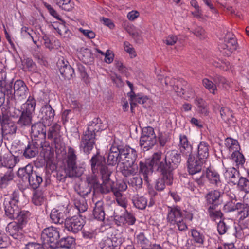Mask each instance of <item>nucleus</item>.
<instances>
[{"instance_id": "nucleus-1", "label": "nucleus", "mask_w": 249, "mask_h": 249, "mask_svg": "<svg viewBox=\"0 0 249 249\" xmlns=\"http://www.w3.org/2000/svg\"><path fill=\"white\" fill-rule=\"evenodd\" d=\"M180 161V156L176 150L168 151L163 159L160 154L155 153L151 159L140 162V171H172Z\"/></svg>"}, {"instance_id": "nucleus-2", "label": "nucleus", "mask_w": 249, "mask_h": 249, "mask_svg": "<svg viewBox=\"0 0 249 249\" xmlns=\"http://www.w3.org/2000/svg\"><path fill=\"white\" fill-rule=\"evenodd\" d=\"M137 158L135 150L129 146H121L114 142L110 148L107 162L109 165H115L118 162L124 165V171H132L131 168Z\"/></svg>"}, {"instance_id": "nucleus-3", "label": "nucleus", "mask_w": 249, "mask_h": 249, "mask_svg": "<svg viewBox=\"0 0 249 249\" xmlns=\"http://www.w3.org/2000/svg\"><path fill=\"white\" fill-rule=\"evenodd\" d=\"M107 127L99 118H94L89 123L87 130L82 137L80 148L84 153L89 154L93 149L95 143V137L100 131L105 130Z\"/></svg>"}, {"instance_id": "nucleus-4", "label": "nucleus", "mask_w": 249, "mask_h": 249, "mask_svg": "<svg viewBox=\"0 0 249 249\" xmlns=\"http://www.w3.org/2000/svg\"><path fill=\"white\" fill-rule=\"evenodd\" d=\"M225 146L231 155L233 166L229 167V170L232 169L236 171L242 170L244 169L245 158L243 155L239 152L240 146L237 140L231 138H228L225 140Z\"/></svg>"}, {"instance_id": "nucleus-5", "label": "nucleus", "mask_w": 249, "mask_h": 249, "mask_svg": "<svg viewBox=\"0 0 249 249\" xmlns=\"http://www.w3.org/2000/svg\"><path fill=\"white\" fill-rule=\"evenodd\" d=\"M100 174L102 177V182L100 187L101 192L103 194H107L111 191L115 196H122V192L125 191L127 188L126 183L124 181L117 183L114 185V182L111 179V172H97Z\"/></svg>"}, {"instance_id": "nucleus-6", "label": "nucleus", "mask_w": 249, "mask_h": 249, "mask_svg": "<svg viewBox=\"0 0 249 249\" xmlns=\"http://www.w3.org/2000/svg\"><path fill=\"white\" fill-rule=\"evenodd\" d=\"M209 145L205 142H201L197 146V158L198 160L190 156L188 160V168L191 171H201V166L209 157Z\"/></svg>"}, {"instance_id": "nucleus-7", "label": "nucleus", "mask_w": 249, "mask_h": 249, "mask_svg": "<svg viewBox=\"0 0 249 249\" xmlns=\"http://www.w3.org/2000/svg\"><path fill=\"white\" fill-rule=\"evenodd\" d=\"M69 199L65 196H60L57 199V206L51 212L50 217L52 222L61 224L65 222L66 216L69 213Z\"/></svg>"}, {"instance_id": "nucleus-8", "label": "nucleus", "mask_w": 249, "mask_h": 249, "mask_svg": "<svg viewBox=\"0 0 249 249\" xmlns=\"http://www.w3.org/2000/svg\"><path fill=\"white\" fill-rule=\"evenodd\" d=\"M166 219L171 225H177L180 231L187 229V226L184 221L183 212L178 206H168Z\"/></svg>"}, {"instance_id": "nucleus-9", "label": "nucleus", "mask_w": 249, "mask_h": 249, "mask_svg": "<svg viewBox=\"0 0 249 249\" xmlns=\"http://www.w3.org/2000/svg\"><path fill=\"white\" fill-rule=\"evenodd\" d=\"M60 238L59 231L58 228L50 226L42 231L41 240L46 249H57L56 243Z\"/></svg>"}, {"instance_id": "nucleus-10", "label": "nucleus", "mask_w": 249, "mask_h": 249, "mask_svg": "<svg viewBox=\"0 0 249 249\" xmlns=\"http://www.w3.org/2000/svg\"><path fill=\"white\" fill-rule=\"evenodd\" d=\"M36 101L33 97L29 96L27 101L21 106L22 110L18 123L21 126L30 125L32 122V114L35 111Z\"/></svg>"}, {"instance_id": "nucleus-11", "label": "nucleus", "mask_w": 249, "mask_h": 249, "mask_svg": "<svg viewBox=\"0 0 249 249\" xmlns=\"http://www.w3.org/2000/svg\"><path fill=\"white\" fill-rule=\"evenodd\" d=\"M156 142V136L152 127H144L142 132L140 144L144 150L151 148Z\"/></svg>"}, {"instance_id": "nucleus-12", "label": "nucleus", "mask_w": 249, "mask_h": 249, "mask_svg": "<svg viewBox=\"0 0 249 249\" xmlns=\"http://www.w3.org/2000/svg\"><path fill=\"white\" fill-rule=\"evenodd\" d=\"M237 47V42L235 36L231 32L226 35L222 43L219 45V49L226 55H230Z\"/></svg>"}, {"instance_id": "nucleus-13", "label": "nucleus", "mask_w": 249, "mask_h": 249, "mask_svg": "<svg viewBox=\"0 0 249 249\" xmlns=\"http://www.w3.org/2000/svg\"><path fill=\"white\" fill-rule=\"evenodd\" d=\"M215 84L208 78L203 79L202 84L204 87L213 94H216L217 92V87L221 86L223 89H227L229 83L227 80L223 77L217 76L214 80Z\"/></svg>"}, {"instance_id": "nucleus-14", "label": "nucleus", "mask_w": 249, "mask_h": 249, "mask_svg": "<svg viewBox=\"0 0 249 249\" xmlns=\"http://www.w3.org/2000/svg\"><path fill=\"white\" fill-rule=\"evenodd\" d=\"M85 224V221L80 216H73L66 218L65 221V227L69 231L73 233L80 231Z\"/></svg>"}, {"instance_id": "nucleus-15", "label": "nucleus", "mask_w": 249, "mask_h": 249, "mask_svg": "<svg viewBox=\"0 0 249 249\" xmlns=\"http://www.w3.org/2000/svg\"><path fill=\"white\" fill-rule=\"evenodd\" d=\"M121 239L113 233V230L107 231V236L102 240L100 243L102 249H113L121 243Z\"/></svg>"}, {"instance_id": "nucleus-16", "label": "nucleus", "mask_w": 249, "mask_h": 249, "mask_svg": "<svg viewBox=\"0 0 249 249\" xmlns=\"http://www.w3.org/2000/svg\"><path fill=\"white\" fill-rule=\"evenodd\" d=\"M23 227L16 221L9 223L6 228V231L14 238L20 241H23L24 237L22 233Z\"/></svg>"}, {"instance_id": "nucleus-17", "label": "nucleus", "mask_w": 249, "mask_h": 249, "mask_svg": "<svg viewBox=\"0 0 249 249\" xmlns=\"http://www.w3.org/2000/svg\"><path fill=\"white\" fill-rule=\"evenodd\" d=\"M136 220L134 214L125 209L121 215L114 216L115 223L117 226L133 225L135 224Z\"/></svg>"}, {"instance_id": "nucleus-18", "label": "nucleus", "mask_w": 249, "mask_h": 249, "mask_svg": "<svg viewBox=\"0 0 249 249\" xmlns=\"http://www.w3.org/2000/svg\"><path fill=\"white\" fill-rule=\"evenodd\" d=\"M173 180L172 172H162L160 177L156 180L155 188L158 191H163L165 187V184L172 185Z\"/></svg>"}, {"instance_id": "nucleus-19", "label": "nucleus", "mask_w": 249, "mask_h": 249, "mask_svg": "<svg viewBox=\"0 0 249 249\" xmlns=\"http://www.w3.org/2000/svg\"><path fill=\"white\" fill-rule=\"evenodd\" d=\"M13 89L14 94L18 100L21 101L26 98L28 88L22 80H16L14 84Z\"/></svg>"}, {"instance_id": "nucleus-20", "label": "nucleus", "mask_w": 249, "mask_h": 249, "mask_svg": "<svg viewBox=\"0 0 249 249\" xmlns=\"http://www.w3.org/2000/svg\"><path fill=\"white\" fill-rule=\"evenodd\" d=\"M40 114L43 122L49 126L51 124L53 120L55 111L50 105L46 104L40 109Z\"/></svg>"}, {"instance_id": "nucleus-21", "label": "nucleus", "mask_w": 249, "mask_h": 249, "mask_svg": "<svg viewBox=\"0 0 249 249\" xmlns=\"http://www.w3.org/2000/svg\"><path fill=\"white\" fill-rule=\"evenodd\" d=\"M174 91L178 96L182 97L186 100L193 98L195 96V92L191 86L186 81H183L182 86L180 87H176Z\"/></svg>"}, {"instance_id": "nucleus-22", "label": "nucleus", "mask_w": 249, "mask_h": 249, "mask_svg": "<svg viewBox=\"0 0 249 249\" xmlns=\"http://www.w3.org/2000/svg\"><path fill=\"white\" fill-rule=\"evenodd\" d=\"M222 195V193L217 190L209 191L205 196V206L208 207L212 205L213 207L218 206L220 204V198Z\"/></svg>"}, {"instance_id": "nucleus-23", "label": "nucleus", "mask_w": 249, "mask_h": 249, "mask_svg": "<svg viewBox=\"0 0 249 249\" xmlns=\"http://www.w3.org/2000/svg\"><path fill=\"white\" fill-rule=\"evenodd\" d=\"M90 163L92 171H107L109 170L106 165L105 158L100 155L93 156L90 160Z\"/></svg>"}, {"instance_id": "nucleus-24", "label": "nucleus", "mask_w": 249, "mask_h": 249, "mask_svg": "<svg viewBox=\"0 0 249 249\" xmlns=\"http://www.w3.org/2000/svg\"><path fill=\"white\" fill-rule=\"evenodd\" d=\"M3 135L13 134L16 133L17 126L14 122L7 116H3L0 122Z\"/></svg>"}, {"instance_id": "nucleus-25", "label": "nucleus", "mask_w": 249, "mask_h": 249, "mask_svg": "<svg viewBox=\"0 0 249 249\" xmlns=\"http://www.w3.org/2000/svg\"><path fill=\"white\" fill-rule=\"evenodd\" d=\"M3 206L6 215L10 219H14L20 210L14 203H11L10 199H4Z\"/></svg>"}, {"instance_id": "nucleus-26", "label": "nucleus", "mask_w": 249, "mask_h": 249, "mask_svg": "<svg viewBox=\"0 0 249 249\" xmlns=\"http://www.w3.org/2000/svg\"><path fill=\"white\" fill-rule=\"evenodd\" d=\"M57 66L61 74L65 78L69 79L72 77L74 73L73 69L68 64L67 61L64 60H59L57 63Z\"/></svg>"}, {"instance_id": "nucleus-27", "label": "nucleus", "mask_w": 249, "mask_h": 249, "mask_svg": "<svg viewBox=\"0 0 249 249\" xmlns=\"http://www.w3.org/2000/svg\"><path fill=\"white\" fill-rule=\"evenodd\" d=\"M25 180H28L31 187L36 190L39 187L42 182V178L36 174V172H30L29 174H25Z\"/></svg>"}, {"instance_id": "nucleus-28", "label": "nucleus", "mask_w": 249, "mask_h": 249, "mask_svg": "<svg viewBox=\"0 0 249 249\" xmlns=\"http://www.w3.org/2000/svg\"><path fill=\"white\" fill-rule=\"evenodd\" d=\"M93 215L95 219L103 221L105 219V212L104 202L98 201L95 204L93 211Z\"/></svg>"}, {"instance_id": "nucleus-29", "label": "nucleus", "mask_w": 249, "mask_h": 249, "mask_svg": "<svg viewBox=\"0 0 249 249\" xmlns=\"http://www.w3.org/2000/svg\"><path fill=\"white\" fill-rule=\"evenodd\" d=\"M130 100V106L131 111H133V108L136 107L137 103L143 104L146 103L149 99L146 96L142 95H135L133 91L127 94Z\"/></svg>"}, {"instance_id": "nucleus-30", "label": "nucleus", "mask_w": 249, "mask_h": 249, "mask_svg": "<svg viewBox=\"0 0 249 249\" xmlns=\"http://www.w3.org/2000/svg\"><path fill=\"white\" fill-rule=\"evenodd\" d=\"M47 125L43 122H38L35 124L31 127V134L36 137L41 136L43 137L46 136L45 126Z\"/></svg>"}, {"instance_id": "nucleus-31", "label": "nucleus", "mask_w": 249, "mask_h": 249, "mask_svg": "<svg viewBox=\"0 0 249 249\" xmlns=\"http://www.w3.org/2000/svg\"><path fill=\"white\" fill-rule=\"evenodd\" d=\"M191 236L192 237V241L199 246L204 244L205 236L203 232L196 229H192L190 231Z\"/></svg>"}, {"instance_id": "nucleus-32", "label": "nucleus", "mask_w": 249, "mask_h": 249, "mask_svg": "<svg viewBox=\"0 0 249 249\" xmlns=\"http://www.w3.org/2000/svg\"><path fill=\"white\" fill-rule=\"evenodd\" d=\"M76 156L72 148L69 147L68 151L67 167L68 171H73L76 168Z\"/></svg>"}, {"instance_id": "nucleus-33", "label": "nucleus", "mask_w": 249, "mask_h": 249, "mask_svg": "<svg viewBox=\"0 0 249 249\" xmlns=\"http://www.w3.org/2000/svg\"><path fill=\"white\" fill-rule=\"evenodd\" d=\"M133 206L140 210H144L147 206V199L138 195L133 196L131 199Z\"/></svg>"}, {"instance_id": "nucleus-34", "label": "nucleus", "mask_w": 249, "mask_h": 249, "mask_svg": "<svg viewBox=\"0 0 249 249\" xmlns=\"http://www.w3.org/2000/svg\"><path fill=\"white\" fill-rule=\"evenodd\" d=\"M179 148L180 151L185 154H190L192 151V146L187 137L185 135H179Z\"/></svg>"}, {"instance_id": "nucleus-35", "label": "nucleus", "mask_w": 249, "mask_h": 249, "mask_svg": "<svg viewBox=\"0 0 249 249\" xmlns=\"http://www.w3.org/2000/svg\"><path fill=\"white\" fill-rule=\"evenodd\" d=\"M30 215V213L27 211L20 210L14 219L16 220L17 223L23 228L28 222Z\"/></svg>"}, {"instance_id": "nucleus-36", "label": "nucleus", "mask_w": 249, "mask_h": 249, "mask_svg": "<svg viewBox=\"0 0 249 249\" xmlns=\"http://www.w3.org/2000/svg\"><path fill=\"white\" fill-rule=\"evenodd\" d=\"M244 208V204L239 202L235 203L232 200H230L224 205L223 210L225 213H229Z\"/></svg>"}, {"instance_id": "nucleus-37", "label": "nucleus", "mask_w": 249, "mask_h": 249, "mask_svg": "<svg viewBox=\"0 0 249 249\" xmlns=\"http://www.w3.org/2000/svg\"><path fill=\"white\" fill-rule=\"evenodd\" d=\"M75 243V239L73 237L68 236L63 237L60 240H58L56 245L57 248H65L70 249L74 245Z\"/></svg>"}, {"instance_id": "nucleus-38", "label": "nucleus", "mask_w": 249, "mask_h": 249, "mask_svg": "<svg viewBox=\"0 0 249 249\" xmlns=\"http://www.w3.org/2000/svg\"><path fill=\"white\" fill-rule=\"evenodd\" d=\"M100 180L102 181L100 174L97 172H89L87 176L86 181L88 184L90 185L91 187L94 185L100 184Z\"/></svg>"}, {"instance_id": "nucleus-39", "label": "nucleus", "mask_w": 249, "mask_h": 249, "mask_svg": "<svg viewBox=\"0 0 249 249\" xmlns=\"http://www.w3.org/2000/svg\"><path fill=\"white\" fill-rule=\"evenodd\" d=\"M74 205L80 213H83L88 209V205L84 197H75L74 199Z\"/></svg>"}, {"instance_id": "nucleus-40", "label": "nucleus", "mask_w": 249, "mask_h": 249, "mask_svg": "<svg viewBox=\"0 0 249 249\" xmlns=\"http://www.w3.org/2000/svg\"><path fill=\"white\" fill-rule=\"evenodd\" d=\"M222 119L226 123L231 124L233 121V114L231 111L228 107H221L220 110Z\"/></svg>"}, {"instance_id": "nucleus-41", "label": "nucleus", "mask_w": 249, "mask_h": 249, "mask_svg": "<svg viewBox=\"0 0 249 249\" xmlns=\"http://www.w3.org/2000/svg\"><path fill=\"white\" fill-rule=\"evenodd\" d=\"M217 206L213 207V205L209 206L207 208L208 215L210 219L213 221L221 218L223 214L220 210H215Z\"/></svg>"}, {"instance_id": "nucleus-42", "label": "nucleus", "mask_w": 249, "mask_h": 249, "mask_svg": "<svg viewBox=\"0 0 249 249\" xmlns=\"http://www.w3.org/2000/svg\"><path fill=\"white\" fill-rule=\"evenodd\" d=\"M82 175V172H56L57 179L64 182L67 178L79 177Z\"/></svg>"}, {"instance_id": "nucleus-43", "label": "nucleus", "mask_w": 249, "mask_h": 249, "mask_svg": "<svg viewBox=\"0 0 249 249\" xmlns=\"http://www.w3.org/2000/svg\"><path fill=\"white\" fill-rule=\"evenodd\" d=\"M45 196L41 190H36L33 194V203L36 206L42 205L45 201Z\"/></svg>"}, {"instance_id": "nucleus-44", "label": "nucleus", "mask_w": 249, "mask_h": 249, "mask_svg": "<svg viewBox=\"0 0 249 249\" xmlns=\"http://www.w3.org/2000/svg\"><path fill=\"white\" fill-rule=\"evenodd\" d=\"M38 152L37 147L33 143L28 145L24 152V155L26 158H31L35 157Z\"/></svg>"}, {"instance_id": "nucleus-45", "label": "nucleus", "mask_w": 249, "mask_h": 249, "mask_svg": "<svg viewBox=\"0 0 249 249\" xmlns=\"http://www.w3.org/2000/svg\"><path fill=\"white\" fill-rule=\"evenodd\" d=\"M195 104L197 107L198 111L203 115H207L208 111L207 104L205 101L200 98H196L195 100Z\"/></svg>"}, {"instance_id": "nucleus-46", "label": "nucleus", "mask_w": 249, "mask_h": 249, "mask_svg": "<svg viewBox=\"0 0 249 249\" xmlns=\"http://www.w3.org/2000/svg\"><path fill=\"white\" fill-rule=\"evenodd\" d=\"M56 4L62 10L70 11L74 7V3L71 0H54Z\"/></svg>"}, {"instance_id": "nucleus-47", "label": "nucleus", "mask_w": 249, "mask_h": 249, "mask_svg": "<svg viewBox=\"0 0 249 249\" xmlns=\"http://www.w3.org/2000/svg\"><path fill=\"white\" fill-rule=\"evenodd\" d=\"M164 83L167 86L168 89H173L174 90V88L176 87H179V86L181 83L180 80L175 79L174 78H171L169 77H166L164 80Z\"/></svg>"}, {"instance_id": "nucleus-48", "label": "nucleus", "mask_w": 249, "mask_h": 249, "mask_svg": "<svg viewBox=\"0 0 249 249\" xmlns=\"http://www.w3.org/2000/svg\"><path fill=\"white\" fill-rule=\"evenodd\" d=\"M53 150L48 143H44L42 145L41 154L43 156L45 159H50L53 155Z\"/></svg>"}, {"instance_id": "nucleus-49", "label": "nucleus", "mask_w": 249, "mask_h": 249, "mask_svg": "<svg viewBox=\"0 0 249 249\" xmlns=\"http://www.w3.org/2000/svg\"><path fill=\"white\" fill-rule=\"evenodd\" d=\"M238 188L246 193L249 192V180L244 177H240L238 181Z\"/></svg>"}, {"instance_id": "nucleus-50", "label": "nucleus", "mask_w": 249, "mask_h": 249, "mask_svg": "<svg viewBox=\"0 0 249 249\" xmlns=\"http://www.w3.org/2000/svg\"><path fill=\"white\" fill-rule=\"evenodd\" d=\"M14 176L13 172H7L4 176L1 177L0 178V188L4 187L9 181L13 179Z\"/></svg>"}, {"instance_id": "nucleus-51", "label": "nucleus", "mask_w": 249, "mask_h": 249, "mask_svg": "<svg viewBox=\"0 0 249 249\" xmlns=\"http://www.w3.org/2000/svg\"><path fill=\"white\" fill-rule=\"evenodd\" d=\"M132 186L135 187L136 189L142 188V178L139 175L132 177L129 182Z\"/></svg>"}, {"instance_id": "nucleus-52", "label": "nucleus", "mask_w": 249, "mask_h": 249, "mask_svg": "<svg viewBox=\"0 0 249 249\" xmlns=\"http://www.w3.org/2000/svg\"><path fill=\"white\" fill-rule=\"evenodd\" d=\"M236 231L249 230V220H238V226L235 227Z\"/></svg>"}, {"instance_id": "nucleus-53", "label": "nucleus", "mask_w": 249, "mask_h": 249, "mask_svg": "<svg viewBox=\"0 0 249 249\" xmlns=\"http://www.w3.org/2000/svg\"><path fill=\"white\" fill-rule=\"evenodd\" d=\"M206 176L210 182L212 184H217L220 181L219 175L217 172H206Z\"/></svg>"}, {"instance_id": "nucleus-54", "label": "nucleus", "mask_w": 249, "mask_h": 249, "mask_svg": "<svg viewBox=\"0 0 249 249\" xmlns=\"http://www.w3.org/2000/svg\"><path fill=\"white\" fill-rule=\"evenodd\" d=\"M124 47L125 51L129 54L131 58L135 57L136 56L135 51L131 44L127 41L124 43Z\"/></svg>"}, {"instance_id": "nucleus-55", "label": "nucleus", "mask_w": 249, "mask_h": 249, "mask_svg": "<svg viewBox=\"0 0 249 249\" xmlns=\"http://www.w3.org/2000/svg\"><path fill=\"white\" fill-rule=\"evenodd\" d=\"M45 248V245H43L42 242V244L35 242H30L25 245L24 249H46Z\"/></svg>"}, {"instance_id": "nucleus-56", "label": "nucleus", "mask_w": 249, "mask_h": 249, "mask_svg": "<svg viewBox=\"0 0 249 249\" xmlns=\"http://www.w3.org/2000/svg\"><path fill=\"white\" fill-rule=\"evenodd\" d=\"M75 189L78 195V196L84 197V196L88 195L91 192V187H88L85 190H84L83 188H82L81 185L78 186Z\"/></svg>"}, {"instance_id": "nucleus-57", "label": "nucleus", "mask_w": 249, "mask_h": 249, "mask_svg": "<svg viewBox=\"0 0 249 249\" xmlns=\"http://www.w3.org/2000/svg\"><path fill=\"white\" fill-rule=\"evenodd\" d=\"M217 231L219 234H224L228 229V226L223 221H220L217 224Z\"/></svg>"}, {"instance_id": "nucleus-58", "label": "nucleus", "mask_w": 249, "mask_h": 249, "mask_svg": "<svg viewBox=\"0 0 249 249\" xmlns=\"http://www.w3.org/2000/svg\"><path fill=\"white\" fill-rule=\"evenodd\" d=\"M4 95L13 97L14 92L13 91V86L11 83H7L2 89Z\"/></svg>"}, {"instance_id": "nucleus-59", "label": "nucleus", "mask_w": 249, "mask_h": 249, "mask_svg": "<svg viewBox=\"0 0 249 249\" xmlns=\"http://www.w3.org/2000/svg\"><path fill=\"white\" fill-rule=\"evenodd\" d=\"M56 31L60 35L63 34L64 31L66 30L67 27L64 23H54L53 25Z\"/></svg>"}, {"instance_id": "nucleus-60", "label": "nucleus", "mask_w": 249, "mask_h": 249, "mask_svg": "<svg viewBox=\"0 0 249 249\" xmlns=\"http://www.w3.org/2000/svg\"><path fill=\"white\" fill-rule=\"evenodd\" d=\"M229 174L230 181L233 184H236L240 177L239 172H227Z\"/></svg>"}, {"instance_id": "nucleus-61", "label": "nucleus", "mask_w": 249, "mask_h": 249, "mask_svg": "<svg viewBox=\"0 0 249 249\" xmlns=\"http://www.w3.org/2000/svg\"><path fill=\"white\" fill-rule=\"evenodd\" d=\"M178 37L175 35H169L164 39V42L167 45H173L177 41Z\"/></svg>"}, {"instance_id": "nucleus-62", "label": "nucleus", "mask_w": 249, "mask_h": 249, "mask_svg": "<svg viewBox=\"0 0 249 249\" xmlns=\"http://www.w3.org/2000/svg\"><path fill=\"white\" fill-rule=\"evenodd\" d=\"M194 34L200 38H205L206 36V33L205 30L200 26L196 28L194 31Z\"/></svg>"}, {"instance_id": "nucleus-63", "label": "nucleus", "mask_w": 249, "mask_h": 249, "mask_svg": "<svg viewBox=\"0 0 249 249\" xmlns=\"http://www.w3.org/2000/svg\"><path fill=\"white\" fill-rule=\"evenodd\" d=\"M105 62L107 64L112 63L114 59V54L109 50H107L105 53Z\"/></svg>"}, {"instance_id": "nucleus-64", "label": "nucleus", "mask_w": 249, "mask_h": 249, "mask_svg": "<svg viewBox=\"0 0 249 249\" xmlns=\"http://www.w3.org/2000/svg\"><path fill=\"white\" fill-rule=\"evenodd\" d=\"M137 242L141 245H146L148 240L145 237L143 233H140L137 236Z\"/></svg>"}]
</instances>
